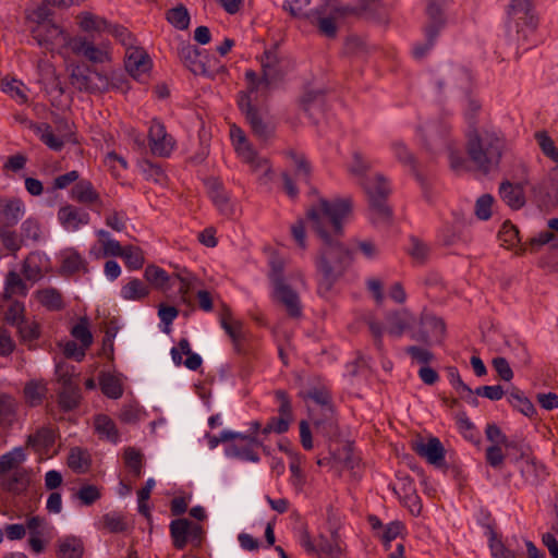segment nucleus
Returning a JSON list of instances; mask_svg holds the SVG:
<instances>
[{
    "mask_svg": "<svg viewBox=\"0 0 558 558\" xmlns=\"http://www.w3.org/2000/svg\"><path fill=\"white\" fill-rule=\"evenodd\" d=\"M220 325L230 337L234 351L245 357H254L257 352V340L246 331L242 322L232 319V312L229 306L222 305L220 313Z\"/></svg>",
    "mask_w": 558,
    "mask_h": 558,
    "instance_id": "39448f33",
    "label": "nucleus"
},
{
    "mask_svg": "<svg viewBox=\"0 0 558 558\" xmlns=\"http://www.w3.org/2000/svg\"><path fill=\"white\" fill-rule=\"evenodd\" d=\"M260 65L263 72V81H265V87L281 78L282 73L280 71V58L277 49L265 50L260 57Z\"/></svg>",
    "mask_w": 558,
    "mask_h": 558,
    "instance_id": "aec40b11",
    "label": "nucleus"
},
{
    "mask_svg": "<svg viewBox=\"0 0 558 558\" xmlns=\"http://www.w3.org/2000/svg\"><path fill=\"white\" fill-rule=\"evenodd\" d=\"M90 463L92 460L87 450L80 447H74L70 450L68 465L73 472L77 474L86 473L90 468Z\"/></svg>",
    "mask_w": 558,
    "mask_h": 558,
    "instance_id": "58836bf2",
    "label": "nucleus"
},
{
    "mask_svg": "<svg viewBox=\"0 0 558 558\" xmlns=\"http://www.w3.org/2000/svg\"><path fill=\"white\" fill-rule=\"evenodd\" d=\"M48 393L47 384L44 380H29L25 384L23 395L29 407H39Z\"/></svg>",
    "mask_w": 558,
    "mask_h": 558,
    "instance_id": "2f4dec72",
    "label": "nucleus"
},
{
    "mask_svg": "<svg viewBox=\"0 0 558 558\" xmlns=\"http://www.w3.org/2000/svg\"><path fill=\"white\" fill-rule=\"evenodd\" d=\"M534 197L539 208L549 209L558 203L556 193H551L545 185L534 187Z\"/></svg>",
    "mask_w": 558,
    "mask_h": 558,
    "instance_id": "e2e57ef3",
    "label": "nucleus"
},
{
    "mask_svg": "<svg viewBox=\"0 0 558 558\" xmlns=\"http://www.w3.org/2000/svg\"><path fill=\"white\" fill-rule=\"evenodd\" d=\"M313 426L316 436L324 437L330 446L340 438V428L335 408H328L327 411L320 412V414L313 420Z\"/></svg>",
    "mask_w": 558,
    "mask_h": 558,
    "instance_id": "9b49d317",
    "label": "nucleus"
},
{
    "mask_svg": "<svg viewBox=\"0 0 558 558\" xmlns=\"http://www.w3.org/2000/svg\"><path fill=\"white\" fill-rule=\"evenodd\" d=\"M76 20L78 21L80 28L85 33H102L109 28V22L105 17L92 12H81Z\"/></svg>",
    "mask_w": 558,
    "mask_h": 558,
    "instance_id": "f704fd0d",
    "label": "nucleus"
},
{
    "mask_svg": "<svg viewBox=\"0 0 558 558\" xmlns=\"http://www.w3.org/2000/svg\"><path fill=\"white\" fill-rule=\"evenodd\" d=\"M498 238L506 247H512L520 242L518 228L509 221L502 223Z\"/></svg>",
    "mask_w": 558,
    "mask_h": 558,
    "instance_id": "774afa93",
    "label": "nucleus"
},
{
    "mask_svg": "<svg viewBox=\"0 0 558 558\" xmlns=\"http://www.w3.org/2000/svg\"><path fill=\"white\" fill-rule=\"evenodd\" d=\"M58 220L65 230L75 231L89 223V214L74 205L66 204L58 210Z\"/></svg>",
    "mask_w": 558,
    "mask_h": 558,
    "instance_id": "ddd939ff",
    "label": "nucleus"
},
{
    "mask_svg": "<svg viewBox=\"0 0 558 558\" xmlns=\"http://www.w3.org/2000/svg\"><path fill=\"white\" fill-rule=\"evenodd\" d=\"M466 154L475 168L488 174L499 168L507 148L505 136L493 129H470L466 133Z\"/></svg>",
    "mask_w": 558,
    "mask_h": 558,
    "instance_id": "f03ea898",
    "label": "nucleus"
},
{
    "mask_svg": "<svg viewBox=\"0 0 558 558\" xmlns=\"http://www.w3.org/2000/svg\"><path fill=\"white\" fill-rule=\"evenodd\" d=\"M124 64L130 75L140 78L143 74L149 72L151 60L144 49L131 47L126 50Z\"/></svg>",
    "mask_w": 558,
    "mask_h": 558,
    "instance_id": "2eb2a0df",
    "label": "nucleus"
},
{
    "mask_svg": "<svg viewBox=\"0 0 558 558\" xmlns=\"http://www.w3.org/2000/svg\"><path fill=\"white\" fill-rule=\"evenodd\" d=\"M236 105L244 114L252 133L260 141H268L275 132V128L267 122L260 110L252 104L247 93L240 92L236 97Z\"/></svg>",
    "mask_w": 558,
    "mask_h": 558,
    "instance_id": "0eeeda50",
    "label": "nucleus"
},
{
    "mask_svg": "<svg viewBox=\"0 0 558 558\" xmlns=\"http://www.w3.org/2000/svg\"><path fill=\"white\" fill-rule=\"evenodd\" d=\"M33 37L39 46L52 50L56 44H66V35L54 24L43 23L33 31Z\"/></svg>",
    "mask_w": 558,
    "mask_h": 558,
    "instance_id": "dca6fc26",
    "label": "nucleus"
},
{
    "mask_svg": "<svg viewBox=\"0 0 558 558\" xmlns=\"http://www.w3.org/2000/svg\"><path fill=\"white\" fill-rule=\"evenodd\" d=\"M318 549L319 555H326L329 558H341L342 548L339 544V535L337 532L331 534V539H328L324 535L318 537Z\"/></svg>",
    "mask_w": 558,
    "mask_h": 558,
    "instance_id": "603ef678",
    "label": "nucleus"
},
{
    "mask_svg": "<svg viewBox=\"0 0 558 558\" xmlns=\"http://www.w3.org/2000/svg\"><path fill=\"white\" fill-rule=\"evenodd\" d=\"M259 441L255 436L242 434L239 440L232 442L226 448V454L250 462H258L259 456L256 451Z\"/></svg>",
    "mask_w": 558,
    "mask_h": 558,
    "instance_id": "f8f14e48",
    "label": "nucleus"
},
{
    "mask_svg": "<svg viewBox=\"0 0 558 558\" xmlns=\"http://www.w3.org/2000/svg\"><path fill=\"white\" fill-rule=\"evenodd\" d=\"M99 386L101 392L111 399H118L123 393V388L119 378L109 373L101 374L99 376Z\"/></svg>",
    "mask_w": 558,
    "mask_h": 558,
    "instance_id": "8fccbe9b",
    "label": "nucleus"
},
{
    "mask_svg": "<svg viewBox=\"0 0 558 558\" xmlns=\"http://www.w3.org/2000/svg\"><path fill=\"white\" fill-rule=\"evenodd\" d=\"M25 214L24 202L19 197L0 198V226L14 227Z\"/></svg>",
    "mask_w": 558,
    "mask_h": 558,
    "instance_id": "f3484780",
    "label": "nucleus"
},
{
    "mask_svg": "<svg viewBox=\"0 0 558 558\" xmlns=\"http://www.w3.org/2000/svg\"><path fill=\"white\" fill-rule=\"evenodd\" d=\"M144 278L156 290L166 292L171 288V276L159 266L148 265L144 270Z\"/></svg>",
    "mask_w": 558,
    "mask_h": 558,
    "instance_id": "473e14b6",
    "label": "nucleus"
},
{
    "mask_svg": "<svg viewBox=\"0 0 558 558\" xmlns=\"http://www.w3.org/2000/svg\"><path fill=\"white\" fill-rule=\"evenodd\" d=\"M361 183L368 198L373 223H389L392 219V209L387 204L391 192L387 179L378 173L372 178H363Z\"/></svg>",
    "mask_w": 558,
    "mask_h": 558,
    "instance_id": "20e7f679",
    "label": "nucleus"
},
{
    "mask_svg": "<svg viewBox=\"0 0 558 558\" xmlns=\"http://www.w3.org/2000/svg\"><path fill=\"white\" fill-rule=\"evenodd\" d=\"M71 197L80 204L87 206L96 205L98 209L102 207L99 193L88 180L77 181L72 187Z\"/></svg>",
    "mask_w": 558,
    "mask_h": 558,
    "instance_id": "412c9836",
    "label": "nucleus"
},
{
    "mask_svg": "<svg viewBox=\"0 0 558 558\" xmlns=\"http://www.w3.org/2000/svg\"><path fill=\"white\" fill-rule=\"evenodd\" d=\"M148 144L151 153L159 157H169L173 146V138L167 133L165 124L153 119L148 131Z\"/></svg>",
    "mask_w": 558,
    "mask_h": 558,
    "instance_id": "9d476101",
    "label": "nucleus"
},
{
    "mask_svg": "<svg viewBox=\"0 0 558 558\" xmlns=\"http://www.w3.org/2000/svg\"><path fill=\"white\" fill-rule=\"evenodd\" d=\"M16 328L21 342L27 343L29 349H32L31 343L40 338V325L36 320L25 319Z\"/></svg>",
    "mask_w": 558,
    "mask_h": 558,
    "instance_id": "49530a36",
    "label": "nucleus"
},
{
    "mask_svg": "<svg viewBox=\"0 0 558 558\" xmlns=\"http://www.w3.org/2000/svg\"><path fill=\"white\" fill-rule=\"evenodd\" d=\"M87 272V262L81 256V254L73 250H66L62 255V262L60 266V272L63 276H73L80 271Z\"/></svg>",
    "mask_w": 558,
    "mask_h": 558,
    "instance_id": "c85d7f7f",
    "label": "nucleus"
},
{
    "mask_svg": "<svg viewBox=\"0 0 558 558\" xmlns=\"http://www.w3.org/2000/svg\"><path fill=\"white\" fill-rule=\"evenodd\" d=\"M204 49H199L189 41H182L177 49V53L181 62L192 73L198 75L201 71V61L204 54Z\"/></svg>",
    "mask_w": 558,
    "mask_h": 558,
    "instance_id": "b1692460",
    "label": "nucleus"
},
{
    "mask_svg": "<svg viewBox=\"0 0 558 558\" xmlns=\"http://www.w3.org/2000/svg\"><path fill=\"white\" fill-rule=\"evenodd\" d=\"M415 452L435 466H441L445 463L446 451L441 441L437 437H430L425 444H417Z\"/></svg>",
    "mask_w": 558,
    "mask_h": 558,
    "instance_id": "4be33fe9",
    "label": "nucleus"
},
{
    "mask_svg": "<svg viewBox=\"0 0 558 558\" xmlns=\"http://www.w3.org/2000/svg\"><path fill=\"white\" fill-rule=\"evenodd\" d=\"M80 387L61 389L58 392V404L63 412H70L75 410L80 405Z\"/></svg>",
    "mask_w": 558,
    "mask_h": 558,
    "instance_id": "a18cd8bd",
    "label": "nucleus"
},
{
    "mask_svg": "<svg viewBox=\"0 0 558 558\" xmlns=\"http://www.w3.org/2000/svg\"><path fill=\"white\" fill-rule=\"evenodd\" d=\"M311 0H286L283 9L294 17H304L308 21L316 13V8H310Z\"/></svg>",
    "mask_w": 558,
    "mask_h": 558,
    "instance_id": "864d4df0",
    "label": "nucleus"
},
{
    "mask_svg": "<svg viewBox=\"0 0 558 558\" xmlns=\"http://www.w3.org/2000/svg\"><path fill=\"white\" fill-rule=\"evenodd\" d=\"M23 83L16 78L4 77L1 80L2 92L10 94L11 97L17 99L21 104L27 101V95L22 90Z\"/></svg>",
    "mask_w": 558,
    "mask_h": 558,
    "instance_id": "0e129e2a",
    "label": "nucleus"
},
{
    "mask_svg": "<svg viewBox=\"0 0 558 558\" xmlns=\"http://www.w3.org/2000/svg\"><path fill=\"white\" fill-rule=\"evenodd\" d=\"M506 458L511 462H524L527 468L534 466V457L532 448L524 440L509 439L505 445Z\"/></svg>",
    "mask_w": 558,
    "mask_h": 558,
    "instance_id": "393cba45",
    "label": "nucleus"
},
{
    "mask_svg": "<svg viewBox=\"0 0 558 558\" xmlns=\"http://www.w3.org/2000/svg\"><path fill=\"white\" fill-rule=\"evenodd\" d=\"M352 209V199L349 197L331 202L319 197L318 203L306 210L311 228L320 241L315 257L319 295H327L353 265L354 253L341 241L344 235L343 225Z\"/></svg>",
    "mask_w": 558,
    "mask_h": 558,
    "instance_id": "f257e3e1",
    "label": "nucleus"
},
{
    "mask_svg": "<svg viewBox=\"0 0 558 558\" xmlns=\"http://www.w3.org/2000/svg\"><path fill=\"white\" fill-rule=\"evenodd\" d=\"M508 401L514 409L527 417H532L536 414L534 404L518 388H514L509 393Z\"/></svg>",
    "mask_w": 558,
    "mask_h": 558,
    "instance_id": "09e8293b",
    "label": "nucleus"
},
{
    "mask_svg": "<svg viewBox=\"0 0 558 558\" xmlns=\"http://www.w3.org/2000/svg\"><path fill=\"white\" fill-rule=\"evenodd\" d=\"M287 157H289L296 167V174L301 175L303 181L306 184H310L311 175H312V167L310 161L306 159L304 154H300L294 149H289L284 153Z\"/></svg>",
    "mask_w": 558,
    "mask_h": 558,
    "instance_id": "5fc2aeb1",
    "label": "nucleus"
},
{
    "mask_svg": "<svg viewBox=\"0 0 558 558\" xmlns=\"http://www.w3.org/2000/svg\"><path fill=\"white\" fill-rule=\"evenodd\" d=\"M361 10L371 20L378 23L388 24L390 7L383 0H361Z\"/></svg>",
    "mask_w": 558,
    "mask_h": 558,
    "instance_id": "c756f323",
    "label": "nucleus"
},
{
    "mask_svg": "<svg viewBox=\"0 0 558 558\" xmlns=\"http://www.w3.org/2000/svg\"><path fill=\"white\" fill-rule=\"evenodd\" d=\"M269 279L274 288L287 284L284 282V260L278 255L272 254L269 259Z\"/></svg>",
    "mask_w": 558,
    "mask_h": 558,
    "instance_id": "052dcab7",
    "label": "nucleus"
},
{
    "mask_svg": "<svg viewBox=\"0 0 558 558\" xmlns=\"http://www.w3.org/2000/svg\"><path fill=\"white\" fill-rule=\"evenodd\" d=\"M166 20L174 28L185 31L190 26L191 15L186 7L182 3L167 10Z\"/></svg>",
    "mask_w": 558,
    "mask_h": 558,
    "instance_id": "37998d69",
    "label": "nucleus"
},
{
    "mask_svg": "<svg viewBox=\"0 0 558 558\" xmlns=\"http://www.w3.org/2000/svg\"><path fill=\"white\" fill-rule=\"evenodd\" d=\"M190 521L187 519H175L170 523V534L175 549L182 550L189 541Z\"/></svg>",
    "mask_w": 558,
    "mask_h": 558,
    "instance_id": "4c0bfd02",
    "label": "nucleus"
},
{
    "mask_svg": "<svg viewBox=\"0 0 558 558\" xmlns=\"http://www.w3.org/2000/svg\"><path fill=\"white\" fill-rule=\"evenodd\" d=\"M392 149L397 159L404 166L409 167L412 172L417 174L416 159L408 147L402 143L396 142L392 144Z\"/></svg>",
    "mask_w": 558,
    "mask_h": 558,
    "instance_id": "69168bd1",
    "label": "nucleus"
},
{
    "mask_svg": "<svg viewBox=\"0 0 558 558\" xmlns=\"http://www.w3.org/2000/svg\"><path fill=\"white\" fill-rule=\"evenodd\" d=\"M56 430L50 427H41L35 434L27 437V446L38 453L47 454L56 442Z\"/></svg>",
    "mask_w": 558,
    "mask_h": 558,
    "instance_id": "a878e982",
    "label": "nucleus"
},
{
    "mask_svg": "<svg viewBox=\"0 0 558 558\" xmlns=\"http://www.w3.org/2000/svg\"><path fill=\"white\" fill-rule=\"evenodd\" d=\"M275 298L284 306L291 318H300L302 306L298 293L289 286L282 284L274 288Z\"/></svg>",
    "mask_w": 558,
    "mask_h": 558,
    "instance_id": "6ab92c4d",
    "label": "nucleus"
},
{
    "mask_svg": "<svg viewBox=\"0 0 558 558\" xmlns=\"http://www.w3.org/2000/svg\"><path fill=\"white\" fill-rule=\"evenodd\" d=\"M102 525L110 533H123L128 530V522L124 514L109 512L102 515Z\"/></svg>",
    "mask_w": 558,
    "mask_h": 558,
    "instance_id": "13d9d810",
    "label": "nucleus"
},
{
    "mask_svg": "<svg viewBox=\"0 0 558 558\" xmlns=\"http://www.w3.org/2000/svg\"><path fill=\"white\" fill-rule=\"evenodd\" d=\"M426 14L429 23L424 28L425 41L416 43L412 50V54L416 60H422L434 48L440 31L446 25V17L439 5L434 3L427 5Z\"/></svg>",
    "mask_w": 558,
    "mask_h": 558,
    "instance_id": "423d86ee",
    "label": "nucleus"
},
{
    "mask_svg": "<svg viewBox=\"0 0 558 558\" xmlns=\"http://www.w3.org/2000/svg\"><path fill=\"white\" fill-rule=\"evenodd\" d=\"M414 316L407 310L393 311L386 315V330L389 336L400 338L411 329Z\"/></svg>",
    "mask_w": 558,
    "mask_h": 558,
    "instance_id": "a211bd4d",
    "label": "nucleus"
},
{
    "mask_svg": "<svg viewBox=\"0 0 558 558\" xmlns=\"http://www.w3.org/2000/svg\"><path fill=\"white\" fill-rule=\"evenodd\" d=\"M489 547L494 558H517L514 553L504 545L492 527H489Z\"/></svg>",
    "mask_w": 558,
    "mask_h": 558,
    "instance_id": "338daca9",
    "label": "nucleus"
},
{
    "mask_svg": "<svg viewBox=\"0 0 558 558\" xmlns=\"http://www.w3.org/2000/svg\"><path fill=\"white\" fill-rule=\"evenodd\" d=\"M122 258L124 259L125 266L131 270L141 269L145 262L143 251L134 245L124 246Z\"/></svg>",
    "mask_w": 558,
    "mask_h": 558,
    "instance_id": "bf43d9fd",
    "label": "nucleus"
},
{
    "mask_svg": "<svg viewBox=\"0 0 558 558\" xmlns=\"http://www.w3.org/2000/svg\"><path fill=\"white\" fill-rule=\"evenodd\" d=\"M71 85L80 92L100 93L108 89V78L99 72L93 71L85 64H75L71 68Z\"/></svg>",
    "mask_w": 558,
    "mask_h": 558,
    "instance_id": "6e6552de",
    "label": "nucleus"
},
{
    "mask_svg": "<svg viewBox=\"0 0 558 558\" xmlns=\"http://www.w3.org/2000/svg\"><path fill=\"white\" fill-rule=\"evenodd\" d=\"M535 138L543 154L555 162H558V148L551 137L545 131L535 133Z\"/></svg>",
    "mask_w": 558,
    "mask_h": 558,
    "instance_id": "680f3d73",
    "label": "nucleus"
},
{
    "mask_svg": "<svg viewBox=\"0 0 558 558\" xmlns=\"http://www.w3.org/2000/svg\"><path fill=\"white\" fill-rule=\"evenodd\" d=\"M509 32L515 31L517 44L529 49L535 43L538 17L531 0H511L508 5Z\"/></svg>",
    "mask_w": 558,
    "mask_h": 558,
    "instance_id": "7ed1b4c3",
    "label": "nucleus"
},
{
    "mask_svg": "<svg viewBox=\"0 0 558 558\" xmlns=\"http://www.w3.org/2000/svg\"><path fill=\"white\" fill-rule=\"evenodd\" d=\"M422 327L428 330L432 339L441 342L446 335V324L442 318L434 315H425L421 319Z\"/></svg>",
    "mask_w": 558,
    "mask_h": 558,
    "instance_id": "c03bdc74",
    "label": "nucleus"
},
{
    "mask_svg": "<svg viewBox=\"0 0 558 558\" xmlns=\"http://www.w3.org/2000/svg\"><path fill=\"white\" fill-rule=\"evenodd\" d=\"M208 196L219 210L223 211L229 206V196L223 187L222 182L217 178H208L205 181Z\"/></svg>",
    "mask_w": 558,
    "mask_h": 558,
    "instance_id": "e433bc0d",
    "label": "nucleus"
},
{
    "mask_svg": "<svg viewBox=\"0 0 558 558\" xmlns=\"http://www.w3.org/2000/svg\"><path fill=\"white\" fill-rule=\"evenodd\" d=\"M327 5H320L316 8V13L310 20L311 24L315 25L323 36L327 38H336L338 33V27L336 24V19L332 15H326Z\"/></svg>",
    "mask_w": 558,
    "mask_h": 558,
    "instance_id": "bb28decb",
    "label": "nucleus"
},
{
    "mask_svg": "<svg viewBox=\"0 0 558 558\" xmlns=\"http://www.w3.org/2000/svg\"><path fill=\"white\" fill-rule=\"evenodd\" d=\"M37 301L48 311H62L65 306L61 292L56 288H45L36 291Z\"/></svg>",
    "mask_w": 558,
    "mask_h": 558,
    "instance_id": "72a5a7b5",
    "label": "nucleus"
},
{
    "mask_svg": "<svg viewBox=\"0 0 558 558\" xmlns=\"http://www.w3.org/2000/svg\"><path fill=\"white\" fill-rule=\"evenodd\" d=\"M25 460V453L23 448L19 447L10 452H7L0 457V478L11 470L16 469Z\"/></svg>",
    "mask_w": 558,
    "mask_h": 558,
    "instance_id": "3c124183",
    "label": "nucleus"
},
{
    "mask_svg": "<svg viewBox=\"0 0 558 558\" xmlns=\"http://www.w3.org/2000/svg\"><path fill=\"white\" fill-rule=\"evenodd\" d=\"M71 336L81 342L83 349H88L93 343V335L89 330V323L86 317L80 320L72 327Z\"/></svg>",
    "mask_w": 558,
    "mask_h": 558,
    "instance_id": "4d7b16f0",
    "label": "nucleus"
},
{
    "mask_svg": "<svg viewBox=\"0 0 558 558\" xmlns=\"http://www.w3.org/2000/svg\"><path fill=\"white\" fill-rule=\"evenodd\" d=\"M95 429L100 437H106L109 441L116 444L119 440V430L111 417L106 414H98L95 417Z\"/></svg>",
    "mask_w": 558,
    "mask_h": 558,
    "instance_id": "79ce46f5",
    "label": "nucleus"
},
{
    "mask_svg": "<svg viewBox=\"0 0 558 558\" xmlns=\"http://www.w3.org/2000/svg\"><path fill=\"white\" fill-rule=\"evenodd\" d=\"M17 400L13 396L0 391V427H11L17 420Z\"/></svg>",
    "mask_w": 558,
    "mask_h": 558,
    "instance_id": "cd10ccee",
    "label": "nucleus"
},
{
    "mask_svg": "<svg viewBox=\"0 0 558 558\" xmlns=\"http://www.w3.org/2000/svg\"><path fill=\"white\" fill-rule=\"evenodd\" d=\"M149 293V286L138 278L131 279L121 288V296L124 300L141 301L147 298Z\"/></svg>",
    "mask_w": 558,
    "mask_h": 558,
    "instance_id": "ea45409f",
    "label": "nucleus"
},
{
    "mask_svg": "<svg viewBox=\"0 0 558 558\" xmlns=\"http://www.w3.org/2000/svg\"><path fill=\"white\" fill-rule=\"evenodd\" d=\"M73 53L86 58L93 63H104L109 59L108 52L94 45L85 37H74L69 40Z\"/></svg>",
    "mask_w": 558,
    "mask_h": 558,
    "instance_id": "4468645a",
    "label": "nucleus"
},
{
    "mask_svg": "<svg viewBox=\"0 0 558 558\" xmlns=\"http://www.w3.org/2000/svg\"><path fill=\"white\" fill-rule=\"evenodd\" d=\"M123 460L126 469L135 476L140 477L143 468V454L134 447L124 449Z\"/></svg>",
    "mask_w": 558,
    "mask_h": 558,
    "instance_id": "6e6d98bb",
    "label": "nucleus"
},
{
    "mask_svg": "<svg viewBox=\"0 0 558 558\" xmlns=\"http://www.w3.org/2000/svg\"><path fill=\"white\" fill-rule=\"evenodd\" d=\"M0 241L3 247L13 255L21 250L24 243V239L16 233L13 227L4 226H0Z\"/></svg>",
    "mask_w": 558,
    "mask_h": 558,
    "instance_id": "de8ad7c7",
    "label": "nucleus"
},
{
    "mask_svg": "<svg viewBox=\"0 0 558 558\" xmlns=\"http://www.w3.org/2000/svg\"><path fill=\"white\" fill-rule=\"evenodd\" d=\"M230 137L236 154L241 157V159L248 163L254 170L265 169L269 170V165L267 159L260 158L257 153L254 150L252 145L250 144L244 131L232 124L230 128Z\"/></svg>",
    "mask_w": 558,
    "mask_h": 558,
    "instance_id": "1a4fd4ad",
    "label": "nucleus"
},
{
    "mask_svg": "<svg viewBox=\"0 0 558 558\" xmlns=\"http://www.w3.org/2000/svg\"><path fill=\"white\" fill-rule=\"evenodd\" d=\"M29 482L28 472L25 469H17L2 482V487L11 494L22 495L27 490Z\"/></svg>",
    "mask_w": 558,
    "mask_h": 558,
    "instance_id": "c9c22d12",
    "label": "nucleus"
},
{
    "mask_svg": "<svg viewBox=\"0 0 558 558\" xmlns=\"http://www.w3.org/2000/svg\"><path fill=\"white\" fill-rule=\"evenodd\" d=\"M201 71L198 75H204L209 78H216L227 74V68L221 61L213 54H209L206 50L204 51L201 61Z\"/></svg>",
    "mask_w": 558,
    "mask_h": 558,
    "instance_id": "a19ab883",
    "label": "nucleus"
},
{
    "mask_svg": "<svg viewBox=\"0 0 558 558\" xmlns=\"http://www.w3.org/2000/svg\"><path fill=\"white\" fill-rule=\"evenodd\" d=\"M500 198L513 210L521 209L525 205V195L522 184L502 181L498 190Z\"/></svg>",
    "mask_w": 558,
    "mask_h": 558,
    "instance_id": "5701e85b",
    "label": "nucleus"
},
{
    "mask_svg": "<svg viewBox=\"0 0 558 558\" xmlns=\"http://www.w3.org/2000/svg\"><path fill=\"white\" fill-rule=\"evenodd\" d=\"M84 544L80 537L70 535L58 541V558H82Z\"/></svg>",
    "mask_w": 558,
    "mask_h": 558,
    "instance_id": "7c9ffc66",
    "label": "nucleus"
}]
</instances>
